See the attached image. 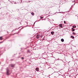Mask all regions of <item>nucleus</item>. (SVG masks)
Returning <instances> with one entry per match:
<instances>
[{
	"instance_id": "f257e3e1",
	"label": "nucleus",
	"mask_w": 78,
	"mask_h": 78,
	"mask_svg": "<svg viewBox=\"0 0 78 78\" xmlns=\"http://www.w3.org/2000/svg\"><path fill=\"white\" fill-rule=\"evenodd\" d=\"M7 75H9V69H7Z\"/></svg>"
},
{
	"instance_id": "f03ea898",
	"label": "nucleus",
	"mask_w": 78,
	"mask_h": 78,
	"mask_svg": "<svg viewBox=\"0 0 78 78\" xmlns=\"http://www.w3.org/2000/svg\"><path fill=\"white\" fill-rule=\"evenodd\" d=\"M40 37V34L37 35L36 36V38L37 39H39Z\"/></svg>"
},
{
	"instance_id": "7ed1b4c3",
	"label": "nucleus",
	"mask_w": 78,
	"mask_h": 78,
	"mask_svg": "<svg viewBox=\"0 0 78 78\" xmlns=\"http://www.w3.org/2000/svg\"><path fill=\"white\" fill-rule=\"evenodd\" d=\"M15 66V65H13L12 64H11V67H14V66Z\"/></svg>"
},
{
	"instance_id": "20e7f679",
	"label": "nucleus",
	"mask_w": 78,
	"mask_h": 78,
	"mask_svg": "<svg viewBox=\"0 0 78 78\" xmlns=\"http://www.w3.org/2000/svg\"><path fill=\"white\" fill-rule=\"evenodd\" d=\"M0 40H3V37H0Z\"/></svg>"
},
{
	"instance_id": "39448f33",
	"label": "nucleus",
	"mask_w": 78,
	"mask_h": 78,
	"mask_svg": "<svg viewBox=\"0 0 78 78\" xmlns=\"http://www.w3.org/2000/svg\"><path fill=\"white\" fill-rule=\"evenodd\" d=\"M59 27H61L62 28V24H60L59 25Z\"/></svg>"
},
{
	"instance_id": "423d86ee",
	"label": "nucleus",
	"mask_w": 78,
	"mask_h": 78,
	"mask_svg": "<svg viewBox=\"0 0 78 78\" xmlns=\"http://www.w3.org/2000/svg\"><path fill=\"white\" fill-rule=\"evenodd\" d=\"M51 33L52 35H53V34H54V32L53 31L51 32Z\"/></svg>"
},
{
	"instance_id": "0eeeda50",
	"label": "nucleus",
	"mask_w": 78,
	"mask_h": 78,
	"mask_svg": "<svg viewBox=\"0 0 78 78\" xmlns=\"http://www.w3.org/2000/svg\"><path fill=\"white\" fill-rule=\"evenodd\" d=\"M61 41L62 42H64V39H62L61 40Z\"/></svg>"
},
{
	"instance_id": "6e6552de",
	"label": "nucleus",
	"mask_w": 78,
	"mask_h": 78,
	"mask_svg": "<svg viewBox=\"0 0 78 78\" xmlns=\"http://www.w3.org/2000/svg\"><path fill=\"white\" fill-rule=\"evenodd\" d=\"M36 70L38 71L39 70V68H36Z\"/></svg>"
},
{
	"instance_id": "1a4fd4ad",
	"label": "nucleus",
	"mask_w": 78,
	"mask_h": 78,
	"mask_svg": "<svg viewBox=\"0 0 78 78\" xmlns=\"http://www.w3.org/2000/svg\"><path fill=\"white\" fill-rule=\"evenodd\" d=\"M71 37H72V39H74V37H73L72 36H71Z\"/></svg>"
},
{
	"instance_id": "9d476101",
	"label": "nucleus",
	"mask_w": 78,
	"mask_h": 78,
	"mask_svg": "<svg viewBox=\"0 0 78 78\" xmlns=\"http://www.w3.org/2000/svg\"><path fill=\"white\" fill-rule=\"evenodd\" d=\"M72 30H73V31H75V29L73 28H72Z\"/></svg>"
},
{
	"instance_id": "9b49d317",
	"label": "nucleus",
	"mask_w": 78,
	"mask_h": 78,
	"mask_svg": "<svg viewBox=\"0 0 78 78\" xmlns=\"http://www.w3.org/2000/svg\"><path fill=\"white\" fill-rule=\"evenodd\" d=\"M31 14L32 16H34V13L32 12V13H31Z\"/></svg>"
},
{
	"instance_id": "f8f14e48",
	"label": "nucleus",
	"mask_w": 78,
	"mask_h": 78,
	"mask_svg": "<svg viewBox=\"0 0 78 78\" xmlns=\"http://www.w3.org/2000/svg\"><path fill=\"white\" fill-rule=\"evenodd\" d=\"M73 28H76V26H74L73 27Z\"/></svg>"
},
{
	"instance_id": "ddd939ff",
	"label": "nucleus",
	"mask_w": 78,
	"mask_h": 78,
	"mask_svg": "<svg viewBox=\"0 0 78 78\" xmlns=\"http://www.w3.org/2000/svg\"><path fill=\"white\" fill-rule=\"evenodd\" d=\"M73 34H74V35L75 34V33H74V32H73Z\"/></svg>"
},
{
	"instance_id": "4468645a",
	"label": "nucleus",
	"mask_w": 78,
	"mask_h": 78,
	"mask_svg": "<svg viewBox=\"0 0 78 78\" xmlns=\"http://www.w3.org/2000/svg\"><path fill=\"white\" fill-rule=\"evenodd\" d=\"M40 36V37H42V36H43L41 35V36Z\"/></svg>"
},
{
	"instance_id": "2eb2a0df",
	"label": "nucleus",
	"mask_w": 78,
	"mask_h": 78,
	"mask_svg": "<svg viewBox=\"0 0 78 78\" xmlns=\"http://www.w3.org/2000/svg\"><path fill=\"white\" fill-rule=\"evenodd\" d=\"M64 23H66V21H64Z\"/></svg>"
},
{
	"instance_id": "dca6fc26",
	"label": "nucleus",
	"mask_w": 78,
	"mask_h": 78,
	"mask_svg": "<svg viewBox=\"0 0 78 78\" xmlns=\"http://www.w3.org/2000/svg\"><path fill=\"white\" fill-rule=\"evenodd\" d=\"M41 19H42V18H43V17H41Z\"/></svg>"
},
{
	"instance_id": "f3484780",
	"label": "nucleus",
	"mask_w": 78,
	"mask_h": 78,
	"mask_svg": "<svg viewBox=\"0 0 78 78\" xmlns=\"http://www.w3.org/2000/svg\"><path fill=\"white\" fill-rule=\"evenodd\" d=\"M22 59H24V58H23V57H22Z\"/></svg>"
},
{
	"instance_id": "a211bd4d",
	"label": "nucleus",
	"mask_w": 78,
	"mask_h": 78,
	"mask_svg": "<svg viewBox=\"0 0 78 78\" xmlns=\"http://www.w3.org/2000/svg\"><path fill=\"white\" fill-rule=\"evenodd\" d=\"M43 40H45V39H44V38H43Z\"/></svg>"
},
{
	"instance_id": "6ab92c4d",
	"label": "nucleus",
	"mask_w": 78,
	"mask_h": 78,
	"mask_svg": "<svg viewBox=\"0 0 78 78\" xmlns=\"http://www.w3.org/2000/svg\"><path fill=\"white\" fill-rule=\"evenodd\" d=\"M1 43H2V42H0V44H1Z\"/></svg>"
}]
</instances>
